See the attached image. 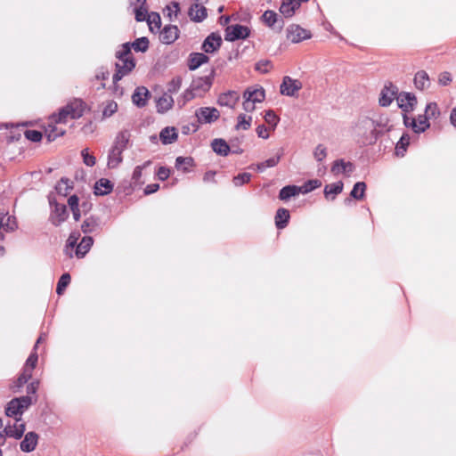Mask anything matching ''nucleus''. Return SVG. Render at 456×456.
Returning a JSON list of instances; mask_svg holds the SVG:
<instances>
[{"instance_id":"nucleus-1","label":"nucleus","mask_w":456,"mask_h":456,"mask_svg":"<svg viewBox=\"0 0 456 456\" xmlns=\"http://www.w3.org/2000/svg\"><path fill=\"white\" fill-rule=\"evenodd\" d=\"M362 124L366 129H370L363 137V143L367 145L375 144L380 136L391 129V126H388V118L385 116H380L378 119L365 118Z\"/></svg>"},{"instance_id":"nucleus-2","label":"nucleus","mask_w":456,"mask_h":456,"mask_svg":"<svg viewBox=\"0 0 456 456\" xmlns=\"http://www.w3.org/2000/svg\"><path fill=\"white\" fill-rule=\"evenodd\" d=\"M86 106V102L82 99L75 98L59 110L58 114L53 116L54 121L65 123L68 117L77 119L83 116Z\"/></svg>"},{"instance_id":"nucleus-3","label":"nucleus","mask_w":456,"mask_h":456,"mask_svg":"<svg viewBox=\"0 0 456 456\" xmlns=\"http://www.w3.org/2000/svg\"><path fill=\"white\" fill-rule=\"evenodd\" d=\"M33 403L29 395L14 397L7 403L4 413L7 417L13 418L16 422L21 421L23 412Z\"/></svg>"},{"instance_id":"nucleus-4","label":"nucleus","mask_w":456,"mask_h":456,"mask_svg":"<svg viewBox=\"0 0 456 456\" xmlns=\"http://www.w3.org/2000/svg\"><path fill=\"white\" fill-rule=\"evenodd\" d=\"M224 40L228 42H235L244 40L249 37L251 29L245 25L232 24L227 26L224 30Z\"/></svg>"},{"instance_id":"nucleus-5","label":"nucleus","mask_w":456,"mask_h":456,"mask_svg":"<svg viewBox=\"0 0 456 456\" xmlns=\"http://www.w3.org/2000/svg\"><path fill=\"white\" fill-rule=\"evenodd\" d=\"M49 204L52 207L51 223L56 227L60 226L69 217L67 207L64 204L58 203L55 199H51L50 197Z\"/></svg>"},{"instance_id":"nucleus-6","label":"nucleus","mask_w":456,"mask_h":456,"mask_svg":"<svg viewBox=\"0 0 456 456\" xmlns=\"http://www.w3.org/2000/svg\"><path fill=\"white\" fill-rule=\"evenodd\" d=\"M398 107L404 113H409L414 110L418 101L417 97L413 93L401 92L396 97Z\"/></svg>"},{"instance_id":"nucleus-7","label":"nucleus","mask_w":456,"mask_h":456,"mask_svg":"<svg viewBox=\"0 0 456 456\" xmlns=\"http://www.w3.org/2000/svg\"><path fill=\"white\" fill-rule=\"evenodd\" d=\"M195 116L201 124H211L220 117L219 110L215 107H200L196 110Z\"/></svg>"},{"instance_id":"nucleus-8","label":"nucleus","mask_w":456,"mask_h":456,"mask_svg":"<svg viewBox=\"0 0 456 456\" xmlns=\"http://www.w3.org/2000/svg\"><path fill=\"white\" fill-rule=\"evenodd\" d=\"M398 94L399 92L396 86L392 82L386 83L379 94V105L388 107L393 102L394 99H396Z\"/></svg>"},{"instance_id":"nucleus-9","label":"nucleus","mask_w":456,"mask_h":456,"mask_svg":"<svg viewBox=\"0 0 456 456\" xmlns=\"http://www.w3.org/2000/svg\"><path fill=\"white\" fill-rule=\"evenodd\" d=\"M301 88L302 83L299 80L285 76L280 86V92L282 95L293 97Z\"/></svg>"},{"instance_id":"nucleus-10","label":"nucleus","mask_w":456,"mask_h":456,"mask_svg":"<svg viewBox=\"0 0 456 456\" xmlns=\"http://www.w3.org/2000/svg\"><path fill=\"white\" fill-rule=\"evenodd\" d=\"M312 34L297 24H291L287 28V37L293 44H297L305 39L311 38Z\"/></svg>"},{"instance_id":"nucleus-11","label":"nucleus","mask_w":456,"mask_h":456,"mask_svg":"<svg viewBox=\"0 0 456 456\" xmlns=\"http://www.w3.org/2000/svg\"><path fill=\"white\" fill-rule=\"evenodd\" d=\"M223 40L219 33H210L203 41L201 49L205 53H213L222 45Z\"/></svg>"},{"instance_id":"nucleus-12","label":"nucleus","mask_w":456,"mask_h":456,"mask_svg":"<svg viewBox=\"0 0 456 456\" xmlns=\"http://www.w3.org/2000/svg\"><path fill=\"white\" fill-rule=\"evenodd\" d=\"M216 70L213 68L208 75L194 78L191 84L192 89L195 91H202L203 93L208 92L213 85Z\"/></svg>"},{"instance_id":"nucleus-13","label":"nucleus","mask_w":456,"mask_h":456,"mask_svg":"<svg viewBox=\"0 0 456 456\" xmlns=\"http://www.w3.org/2000/svg\"><path fill=\"white\" fill-rule=\"evenodd\" d=\"M180 36V30L176 25L168 24L164 26L159 33V40L164 45L175 43Z\"/></svg>"},{"instance_id":"nucleus-14","label":"nucleus","mask_w":456,"mask_h":456,"mask_svg":"<svg viewBox=\"0 0 456 456\" xmlns=\"http://www.w3.org/2000/svg\"><path fill=\"white\" fill-rule=\"evenodd\" d=\"M102 219L100 216L91 215L81 224V231L85 234L99 233L102 231Z\"/></svg>"},{"instance_id":"nucleus-15","label":"nucleus","mask_w":456,"mask_h":456,"mask_svg":"<svg viewBox=\"0 0 456 456\" xmlns=\"http://www.w3.org/2000/svg\"><path fill=\"white\" fill-rule=\"evenodd\" d=\"M240 101V94L237 91L228 90L218 95L217 104L222 107L234 109Z\"/></svg>"},{"instance_id":"nucleus-16","label":"nucleus","mask_w":456,"mask_h":456,"mask_svg":"<svg viewBox=\"0 0 456 456\" xmlns=\"http://www.w3.org/2000/svg\"><path fill=\"white\" fill-rule=\"evenodd\" d=\"M151 97V92L145 86H138L132 94V102L137 108H143L147 105Z\"/></svg>"},{"instance_id":"nucleus-17","label":"nucleus","mask_w":456,"mask_h":456,"mask_svg":"<svg viewBox=\"0 0 456 456\" xmlns=\"http://www.w3.org/2000/svg\"><path fill=\"white\" fill-rule=\"evenodd\" d=\"M188 16L194 22H202L208 17V9L199 2H196L189 8Z\"/></svg>"},{"instance_id":"nucleus-18","label":"nucleus","mask_w":456,"mask_h":456,"mask_svg":"<svg viewBox=\"0 0 456 456\" xmlns=\"http://www.w3.org/2000/svg\"><path fill=\"white\" fill-rule=\"evenodd\" d=\"M38 438L39 436L35 431L28 432L20 443V450L27 453L33 452L37 445Z\"/></svg>"},{"instance_id":"nucleus-19","label":"nucleus","mask_w":456,"mask_h":456,"mask_svg":"<svg viewBox=\"0 0 456 456\" xmlns=\"http://www.w3.org/2000/svg\"><path fill=\"white\" fill-rule=\"evenodd\" d=\"M262 20L270 28H274L275 25H277L278 31H281L283 28L284 20L282 18H279L274 11L266 10L262 15Z\"/></svg>"},{"instance_id":"nucleus-20","label":"nucleus","mask_w":456,"mask_h":456,"mask_svg":"<svg viewBox=\"0 0 456 456\" xmlns=\"http://www.w3.org/2000/svg\"><path fill=\"white\" fill-rule=\"evenodd\" d=\"M208 61L209 57L205 53H191L188 57L187 66L189 70L193 71Z\"/></svg>"},{"instance_id":"nucleus-21","label":"nucleus","mask_w":456,"mask_h":456,"mask_svg":"<svg viewBox=\"0 0 456 456\" xmlns=\"http://www.w3.org/2000/svg\"><path fill=\"white\" fill-rule=\"evenodd\" d=\"M114 188V183L108 178H101L95 182L94 193L96 196H105L110 194Z\"/></svg>"},{"instance_id":"nucleus-22","label":"nucleus","mask_w":456,"mask_h":456,"mask_svg":"<svg viewBox=\"0 0 456 456\" xmlns=\"http://www.w3.org/2000/svg\"><path fill=\"white\" fill-rule=\"evenodd\" d=\"M213 151L222 157H226L231 153L230 144L223 138H216L211 142Z\"/></svg>"},{"instance_id":"nucleus-23","label":"nucleus","mask_w":456,"mask_h":456,"mask_svg":"<svg viewBox=\"0 0 456 456\" xmlns=\"http://www.w3.org/2000/svg\"><path fill=\"white\" fill-rule=\"evenodd\" d=\"M26 424L24 422H16L12 426L8 423L4 428L5 435H7L8 437H12L16 440L20 439L24 436Z\"/></svg>"},{"instance_id":"nucleus-24","label":"nucleus","mask_w":456,"mask_h":456,"mask_svg":"<svg viewBox=\"0 0 456 456\" xmlns=\"http://www.w3.org/2000/svg\"><path fill=\"white\" fill-rule=\"evenodd\" d=\"M355 169L354 165L350 161H345L343 159H338L332 163L331 172L336 174L341 171L346 175H349Z\"/></svg>"},{"instance_id":"nucleus-25","label":"nucleus","mask_w":456,"mask_h":456,"mask_svg":"<svg viewBox=\"0 0 456 456\" xmlns=\"http://www.w3.org/2000/svg\"><path fill=\"white\" fill-rule=\"evenodd\" d=\"M178 138V133L174 126H166L159 133V140L164 145L175 142Z\"/></svg>"},{"instance_id":"nucleus-26","label":"nucleus","mask_w":456,"mask_h":456,"mask_svg":"<svg viewBox=\"0 0 456 456\" xmlns=\"http://www.w3.org/2000/svg\"><path fill=\"white\" fill-rule=\"evenodd\" d=\"M130 137V131L124 129L117 134L112 146L117 147V149L121 151H124L129 144Z\"/></svg>"},{"instance_id":"nucleus-27","label":"nucleus","mask_w":456,"mask_h":456,"mask_svg":"<svg viewBox=\"0 0 456 456\" xmlns=\"http://www.w3.org/2000/svg\"><path fill=\"white\" fill-rule=\"evenodd\" d=\"M344 183L342 181H338L333 183L325 185L323 193L328 200H334L336 196L342 192Z\"/></svg>"},{"instance_id":"nucleus-28","label":"nucleus","mask_w":456,"mask_h":456,"mask_svg":"<svg viewBox=\"0 0 456 456\" xmlns=\"http://www.w3.org/2000/svg\"><path fill=\"white\" fill-rule=\"evenodd\" d=\"M174 99L171 95H168V93H164L162 96H160L157 100V111L158 113L164 114L171 110L174 106Z\"/></svg>"},{"instance_id":"nucleus-29","label":"nucleus","mask_w":456,"mask_h":456,"mask_svg":"<svg viewBox=\"0 0 456 456\" xmlns=\"http://www.w3.org/2000/svg\"><path fill=\"white\" fill-rule=\"evenodd\" d=\"M274 219L277 229H284L289 224L290 219L289 211L284 208H278Z\"/></svg>"},{"instance_id":"nucleus-30","label":"nucleus","mask_w":456,"mask_h":456,"mask_svg":"<svg viewBox=\"0 0 456 456\" xmlns=\"http://www.w3.org/2000/svg\"><path fill=\"white\" fill-rule=\"evenodd\" d=\"M298 194H300L299 186L295 184H289L280 190L278 198L280 200L288 201L292 197H296Z\"/></svg>"},{"instance_id":"nucleus-31","label":"nucleus","mask_w":456,"mask_h":456,"mask_svg":"<svg viewBox=\"0 0 456 456\" xmlns=\"http://www.w3.org/2000/svg\"><path fill=\"white\" fill-rule=\"evenodd\" d=\"M300 7L299 2L296 0H282V3L280 7V12L286 18L292 17L296 10Z\"/></svg>"},{"instance_id":"nucleus-32","label":"nucleus","mask_w":456,"mask_h":456,"mask_svg":"<svg viewBox=\"0 0 456 456\" xmlns=\"http://www.w3.org/2000/svg\"><path fill=\"white\" fill-rule=\"evenodd\" d=\"M94 244V238L91 236H84L76 248V256L77 258H83L90 250Z\"/></svg>"},{"instance_id":"nucleus-33","label":"nucleus","mask_w":456,"mask_h":456,"mask_svg":"<svg viewBox=\"0 0 456 456\" xmlns=\"http://www.w3.org/2000/svg\"><path fill=\"white\" fill-rule=\"evenodd\" d=\"M122 152L117 147L111 146L108 154V167L110 168H116L122 162Z\"/></svg>"},{"instance_id":"nucleus-34","label":"nucleus","mask_w":456,"mask_h":456,"mask_svg":"<svg viewBox=\"0 0 456 456\" xmlns=\"http://www.w3.org/2000/svg\"><path fill=\"white\" fill-rule=\"evenodd\" d=\"M414 85L417 89L424 90L430 86V79L425 70L418 71L414 76Z\"/></svg>"},{"instance_id":"nucleus-35","label":"nucleus","mask_w":456,"mask_h":456,"mask_svg":"<svg viewBox=\"0 0 456 456\" xmlns=\"http://www.w3.org/2000/svg\"><path fill=\"white\" fill-rule=\"evenodd\" d=\"M195 166V161L191 157L179 156L175 159V167L183 173L190 172V168Z\"/></svg>"},{"instance_id":"nucleus-36","label":"nucleus","mask_w":456,"mask_h":456,"mask_svg":"<svg viewBox=\"0 0 456 456\" xmlns=\"http://www.w3.org/2000/svg\"><path fill=\"white\" fill-rule=\"evenodd\" d=\"M248 94H250V100L255 103L262 102L265 99V91L262 86L259 88H247L243 93V96H248Z\"/></svg>"},{"instance_id":"nucleus-37","label":"nucleus","mask_w":456,"mask_h":456,"mask_svg":"<svg viewBox=\"0 0 456 456\" xmlns=\"http://www.w3.org/2000/svg\"><path fill=\"white\" fill-rule=\"evenodd\" d=\"M73 189V182L67 177H61L55 185L56 192L63 197H66L70 190Z\"/></svg>"},{"instance_id":"nucleus-38","label":"nucleus","mask_w":456,"mask_h":456,"mask_svg":"<svg viewBox=\"0 0 456 456\" xmlns=\"http://www.w3.org/2000/svg\"><path fill=\"white\" fill-rule=\"evenodd\" d=\"M411 137L408 133H403L395 144V155L403 157L410 144Z\"/></svg>"},{"instance_id":"nucleus-39","label":"nucleus","mask_w":456,"mask_h":456,"mask_svg":"<svg viewBox=\"0 0 456 456\" xmlns=\"http://www.w3.org/2000/svg\"><path fill=\"white\" fill-rule=\"evenodd\" d=\"M366 188L367 185L364 182H356L350 192V197L356 200H362L365 196Z\"/></svg>"},{"instance_id":"nucleus-40","label":"nucleus","mask_w":456,"mask_h":456,"mask_svg":"<svg viewBox=\"0 0 456 456\" xmlns=\"http://www.w3.org/2000/svg\"><path fill=\"white\" fill-rule=\"evenodd\" d=\"M119 61L122 62V64L116 62L115 69H120L121 72H123L126 76L135 68L136 62L134 59H125Z\"/></svg>"},{"instance_id":"nucleus-41","label":"nucleus","mask_w":456,"mask_h":456,"mask_svg":"<svg viewBox=\"0 0 456 456\" xmlns=\"http://www.w3.org/2000/svg\"><path fill=\"white\" fill-rule=\"evenodd\" d=\"M130 45L136 53H145L149 49L150 41L148 37H142L136 38Z\"/></svg>"},{"instance_id":"nucleus-42","label":"nucleus","mask_w":456,"mask_h":456,"mask_svg":"<svg viewBox=\"0 0 456 456\" xmlns=\"http://www.w3.org/2000/svg\"><path fill=\"white\" fill-rule=\"evenodd\" d=\"M322 186V182L319 179H310L303 183V185L299 186L300 193L307 194L314 190Z\"/></svg>"},{"instance_id":"nucleus-43","label":"nucleus","mask_w":456,"mask_h":456,"mask_svg":"<svg viewBox=\"0 0 456 456\" xmlns=\"http://www.w3.org/2000/svg\"><path fill=\"white\" fill-rule=\"evenodd\" d=\"M145 4H146V0H143L142 4L141 5L135 6L134 8V19L138 22H142L144 20H147L148 17L150 15L148 13L147 8L144 6Z\"/></svg>"},{"instance_id":"nucleus-44","label":"nucleus","mask_w":456,"mask_h":456,"mask_svg":"<svg viewBox=\"0 0 456 456\" xmlns=\"http://www.w3.org/2000/svg\"><path fill=\"white\" fill-rule=\"evenodd\" d=\"M131 49L130 42L124 43L121 45V48L116 52L115 57L118 60L134 59L132 55Z\"/></svg>"},{"instance_id":"nucleus-45","label":"nucleus","mask_w":456,"mask_h":456,"mask_svg":"<svg viewBox=\"0 0 456 456\" xmlns=\"http://www.w3.org/2000/svg\"><path fill=\"white\" fill-rule=\"evenodd\" d=\"M195 90L190 86L177 99V104L183 108L188 102L195 98Z\"/></svg>"},{"instance_id":"nucleus-46","label":"nucleus","mask_w":456,"mask_h":456,"mask_svg":"<svg viewBox=\"0 0 456 456\" xmlns=\"http://www.w3.org/2000/svg\"><path fill=\"white\" fill-rule=\"evenodd\" d=\"M71 281V276L69 273H64L60 277L57 286H56V293L58 295H62L65 291L66 288L69 286Z\"/></svg>"},{"instance_id":"nucleus-47","label":"nucleus","mask_w":456,"mask_h":456,"mask_svg":"<svg viewBox=\"0 0 456 456\" xmlns=\"http://www.w3.org/2000/svg\"><path fill=\"white\" fill-rule=\"evenodd\" d=\"M182 86V77L180 76H176L173 77L167 85V92L168 95L173 94H176Z\"/></svg>"},{"instance_id":"nucleus-48","label":"nucleus","mask_w":456,"mask_h":456,"mask_svg":"<svg viewBox=\"0 0 456 456\" xmlns=\"http://www.w3.org/2000/svg\"><path fill=\"white\" fill-rule=\"evenodd\" d=\"M64 134V131L61 129H59L55 126H48V127L45 130V136L48 142H52L54 140H56L58 137Z\"/></svg>"},{"instance_id":"nucleus-49","label":"nucleus","mask_w":456,"mask_h":456,"mask_svg":"<svg viewBox=\"0 0 456 456\" xmlns=\"http://www.w3.org/2000/svg\"><path fill=\"white\" fill-rule=\"evenodd\" d=\"M252 118L250 116L247 117L245 114H240L238 116V123L235 126V129H243L248 130L250 128Z\"/></svg>"},{"instance_id":"nucleus-50","label":"nucleus","mask_w":456,"mask_h":456,"mask_svg":"<svg viewBox=\"0 0 456 456\" xmlns=\"http://www.w3.org/2000/svg\"><path fill=\"white\" fill-rule=\"evenodd\" d=\"M428 119L436 118L440 115V110L436 102H429L427 104L424 114Z\"/></svg>"},{"instance_id":"nucleus-51","label":"nucleus","mask_w":456,"mask_h":456,"mask_svg":"<svg viewBox=\"0 0 456 456\" xmlns=\"http://www.w3.org/2000/svg\"><path fill=\"white\" fill-rule=\"evenodd\" d=\"M4 230L7 232H14L18 228V224L16 217L14 216H10L6 212V217L4 220Z\"/></svg>"},{"instance_id":"nucleus-52","label":"nucleus","mask_w":456,"mask_h":456,"mask_svg":"<svg viewBox=\"0 0 456 456\" xmlns=\"http://www.w3.org/2000/svg\"><path fill=\"white\" fill-rule=\"evenodd\" d=\"M251 177L252 175L250 173H240L233 177L232 183L237 187L242 186L243 184L248 183L250 181Z\"/></svg>"},{"instance_id":"nucleus-53","label":"nucleus","mask_w":456,"mask_h":456,"mask_svg":"<svg viewBox=\"0 0 456 456\" xmlns=\"http://www.w3.org/2000/svg\"><path fill=\"white\" fill-rule=\"evenodd\" d=\"M25 138L33 142H39L43 138L42 132L36 129H28L24 132Z\"/></svg>"},{"instance_id":"nucleus-54","label":"nucleus","mask_w":456,"mask_h":456,"mask_svg":"<svg viewBox=\"0 0 456 456\" xmlns=\"http://www.w3.org/2000/svg\"><path fill=\"white\" fill-rule=\"evenodd\" d=\"M418 122L419 123V126L417 124V128L415 129L416 134L424 133L430 127L429 119L425 115H419Z\"/></svg>"},{"instance_id":"nucleus-55","label":"nucleus","mask_w":456,"mask_h":456,"mask_svg":"<svg viewBox=\"0 0 456 456\" xmlns=\"http://www.w3.org/2000/svg\"><path fill=\"white\" fill-rule=\"evenodd\" d=\"M147 21L149 23L150 30L151 32L154 31L153 30V27L151 26V24H153L157 28V29H160V28H161V17H160L159 13L152 12L149 15Z\"/></svg>"},{"instance_id":"nucleus-56","label":"nucleus","mask_w":456,"mask_h":456,"mask_svg":"<svg viewBox=\"0 0 456 456\" xmlns=\"http://www.w3.org/2000/svg\"><path fill=\"white\" fill-rule=\"evenodd\" d=\"M264 118L265 121L270 126H272L273 128L276 127L280 121V118L274 113L273 110H266Z\"/></svg>"},{"instance_id":"nucleus-57","label":"nucleus","mask_w":456,"mask_h":456,"mask_svg":"<svg viewBox=\"0 0 456 456\" xmlns=\"http://www.w3.org/2000/svg\"><path fill=\"white\" fill-rule=\"evenodd\" d=\"M165 11L167 12V15L169 18V20L172 21V14L174 12L175 16L176 17L178 13L181 11L180 4L176 1H172L169 4H167L165 8Z\"/></svg>"},{"instance_id":"nucleus-58","label":"nucleus","mask_w":456,"mask_h":456,"mask_svg":"<svg viewBox=\"0 0 456 456\" xmlns=\"http://www.w3.org/2000/svg\"><path fill=\"white\" fill-rule=\"evenodd\" d=\"M282 156L283 149H280L275 156L267 159L266 160L263 161V163L266 168L273 167L278 165Z\"/></svg>"},{"instance_id":"nucleus-59","label":"nucleus","mask_w":456,"mask_h":456,"mask_svg":"<svg viewBox=\"0 0 456 456\" xmlns=\"http://www.w3.org/2000/svg\"><path fill=\"white\" fill-rule=\"evenodd\" d=\"M81 156L83 158L84 164L87 167H94L95 165L96 159L88 151V149H83L81 151Z\"/></svg>"},{"instance_id":"nucleus-60","label":"nucleus","mask_w":456,"mask_h":456,"mask_svg":"<svg viewBox=\"0 0 456 456\" xmlns=\"http://www.w3.org/2000/svg\"><path fill=\"white\" fill-rule=\"evenodd\" d=\"M242 142V139L239 137H235L231 139L230 141V146H231V153L233 154H242L243 149L240 147V143Z\"/></svg>"},{"instance_id":"nucleus-61","label":"nucleus","mask_w":456,"mask_h":456,"mask_svg":"<svg viewBox=\"0 0 456 456\" xmlns=\"http://www.w3.org/2000/svg\"><path fill=\"white\" fill-rule=\"evenodd\" d=\"M314 157L318 162H322L327 157V149L322 144H318L314 151Z\"/></svg>"},{"instance_id":"nucleus-62","label":"nucleus","mask_w":456,"mask_h":456,"mask_svg":"<svg viewBox=\"0 0 456 456\" xmlns=\"http://www.w3.org/2000/svg\"><path fill=\"white\" fill-rule=\"evenodd\" d=\"M38 361V354L36 350H32V352L29 354L28 357L27 358L24 366H27L30 369H35L37 367Z\"/></svg>"},{"instance_id":"nucleus-63","label":"nucleus","mask_w":456,"mask_h":456,"mask_svg":"<svg viewBox=\"0 0 456 456\" xmlns=\"http://www.w3.org/2000/svg\"><path fill=\"white\" fill-rule=\"evenodd\" d=\"M79 237H80V233L79 232H71L68 240H67V242H66V248H77V246L78 245L77 243V240H79Z\"/></svg>"},{"instance_id":"nucleus-64","label":"nucleus","mask_w":456,"mask_h":456,"mask_svg":"<svg viewBox=\"0 0 456 456\" xmlns=\"http://www.w3.org/2000/svg\"><path fill=\"white\" fill-rule=\"evenodd\" d=\"M117 110L118 104L115 102L111 101L108 102L107 105L104 107L102 110V115L105 118H109L111 115H113L117 111Z\"/></svg>"}]
</instances>
